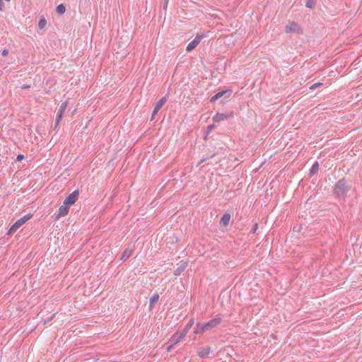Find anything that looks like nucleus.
<instances>
[{
    "mask_svg": "<svg viewBox=\"0 0 362 362\" xmlns=\"http://www.w3.org/2000/svg\"><path fill=\"white\" fill-rule=\"evenodd\" d=\"M31 216L32 215L27 214L16 221L10 228L8 233L11 234L16 232L21 226L25 223L31 218Z\"/></svg>",
    "mask_w": 362,
    "mask_h": 362,
    "instance_id": "nucleus-2",
    "label": "nucleus"
},
{
    "mask_svg": "<svg viewBox=\"0 0 362 362\" xmlns=\"http://www.w3.org/2000/svg\"><path fill=\"white\" fill-rule=\"evenodd\" d=\"M194 325V320L192 319L190 320V321L187 323V325H186L184 331L182 333L185 334V335L188 333V332L189 331V329H191V327H192V325Z\"/></svg>",
    "mask_w": 362,
    "mask_h": 362,
    "instance_id": "nucleus-21",
    "label": "nucleus"
},
{
    "mask_svg": "<svg viewBox=\"0 0 362 362\" xmlns=\"http://www.w3.org/2000/svg\"><path fill=\"white\" fill-rule=\"evenodd\" d=\"M78 196H79L78 190L74 191L64 199V204H65V205L74 204L78 199Z\"/></svg>",
    "mask_w": 362,
    "mask_h": 362,
    "instance_id": "nucleus-6",
    "label": "nucleus"
},
{
    "mask_svg": "<svg viewBox=\"0 0 362 362\" xmlns=\"http://www.w3.org/2000/svg\"><path fill=\"white\" fill-rule=\"evenodd\" d=\"M211 352V348L208 346L200 347L198 349L197 354L202 358H206Z\"/></svg>",
    "mask_w": 362,
    "mask_h": 362,
    "instance_id": "nucleus-9",
    "label": "nucleus"
},
{
    "mask_svg": "<svg viewBox=\"0 0 362 362\" xmlns=\"http://www.w3.org/2000/svg\"><path fill=\"white\" fill-rule=\"evenodd\" d=\"M315 0H307L306 6L310 8H313L315 6Z\"/></svg>",
    "mask_w": 362,
    "mask_h": 362,
    "instance_id": "nucleus-22",
    "label": "nucleus"
},
{
    "mask_svg": "<svg viewBox=\"0 0 362 362\" xmlns=\"http://www.w3.org/2000/svg\"><path fill=\"white\" fill-rule=\"evenodd\" d=\"M166 102V98L163 97L156 104L154 107L153 111L152 112L151 120H153L155 119V116L157 115V113L159 112V110L161 109L163 105Z\"/></svg>",
    "mask_w": 362,
    "mask_h": 362,
    "instance_id": "nucleus-7",
    "label": "nucleus"
},
{
    "mask_svg": "<svg viewBox=\"0 0 362 362\" xmlns=\"http://www.w3.org/2000/svg\"><path fill=\"white\" fill-rule=\"evenodd\" d=\"M185 336L186 335L184 333H182L178 336L176 334L173 335L172 337L170 338V342L172 344L171 346L175 345L177 343H179Z\"/></svg>",
    "mask_w": 362,
    "mask_h": 362,
    "instance_id": "nucleus-11",
    "label": "nucleus"
},
{
    "mask_svg": "<svg viewBox=\"0 0 362 362\" xmlns=\"http://www.w3.org/2000/svg\"><path fill=\"white\" fill-rule=\"evenodd\" d=\"M319 170V164L317 162H315L311 167V169L310 170V175H315Z\"/></svg>",
    "mask_w": 362,
    "mask_h": 362,
    "instance_id": "nucleus-19",
    "label": "nucleus"
},
{
    "mask_svg": "<svg viewBox=\"0 0 362 362\" xmlns=\"http://www.w3.org/2000/svg\"><path fill=\"white\" fill-rule=\"evenodd\" d=\"M320 85H322V83H316L313 84V85L310 87V88H311V89H315V88H316L319 87Z\"/></svg>",
    "mask_w": 362,
    "mask_h": 362,
    "instance_id": "nucleus-26",
    "label": "nucleus"
},
{
    "mask_svg": "<svg viewBox=\"0 0 362 362\" xmlns=\"http://www.w3.org/2000/svg\"><path fill=\"white\" fill-rule=\"evenodd\" d=\"M350 187L344 179L339 180L334 185L333 192L338 197H344L349 191Z\"/></svg>",
    "mask_w": 362,
    "mask_h": 362,
    "instance_id": "nucleus-1",
    "label": "nucleus"
},
{
    "mask_svg": "<svg viewBox=\"0 0 362 362\" xmlns=\"http://www.w3.org/2000/svg\"><path fill=\"white\" fill-rule=\"evenodd\" d=\"M132 255V250L125 249L123 251V252H122V254L121 255L120 259H123V260H125V259H128Z\"/></svg>",
    "mask_w": 362,
    "mask_h": 362,
    "instance_id": "nucleus-17",
    "label": "nucleus"
},
{
    "mask_svg": "<svg viewBox=\"0 0 362 362\" xmlns=\"http://www.w3.org/2000/svg\"><path fill=\"white\" fill-rule=\"evenodd\" d=\"M4 6V4L2 0H0V11L3 10V7Z\"/></svg>",
    "mask_w": 362,
    "mask_h": 362,
    "instance_id": "nucleus-29",
    "label": "nucleus"
},
{
    "mask_svg": "<svg viewBox=\"0 0 362 362\" xmlns=\"http://www.w3.org/2000/svg\"><path fill=\"white\" fill-rule=\"evenodd\" d=\"M186 262L182 263L175 270L174 274L175 276H179L180 274L186 268Z\"/></svg>",
    "mask_w": 362,
    "mask_h": 362,
    "instance_id": "nucleus-16",
    "label": "nucleus"
},
{
    "mask_svg": "<svg viewBox=\"0 0 362 362\" xmlns=\"http://www.w3.org/2000/svg\"><path fill=\"white\" fill-rule=\"evenodd\" d=\"M285 30L286 33H299L300 27L297 23L293 21L286 26Z\"/></svg>",
    "mask_w": 362,
    "mask_h": 362,
    "instance_id": "nucleus-8",
    "label": "nucleus"
},
{
    "mask_svg": "<svg viewBox=\"0 0 362 362\" xmlns=\"http://www.w3.org/2000/svg\"><path fill=\"white\" fill-rule=\"evenodd\" d=\"M234 112L233 111H229L226 113H220L217 112L212 118L213 121L214 122H221L224 120H227L228 119H230L233 117Z\"/></svg>",
    "mask_w": 362,
    "mask_h": 362,
    "instance_id": "nucleus-3",
    "label": "nucleus"
},
{
    "mask_svg": "<svg viewBox=\"0 0 362 362\" xmlns=\"http://www.w3.org/2000/svg\"><path fill=\"white\" fill-rule=\"evenodd\" d=\"M159 299V295L157 293H154L150 298L149 301V308L152 309L154 305L158 302Z\"/></svg>",
    "mask_w": 362,
    "mask_h": 362,
    "instance_id": "nucleus-15",
    "label": "nucleus"
},
{
    "mask_svg": "<svg viewBox=\"0 0 362 362\" xmlns=\"http://www.w3.org/2000/svg\"><path fill=\"white\" fill-rule=\"evenodd\" d=\"M62 117H63V115L57 113V117L55 119V128L59 125Z\"/></svg>",
    "mask_w": 362,
    "mask_h": 362,
    "instance_id": "nucleus-23",
    "label": "nucleus"
},
{
    "mask_svg": "<svg viewBox=\"0 0 362 362\" xmlns=\"http://www.w3.org/2000/svg\"><path fill=\"white\" fill-rule=\"evenodd\" d=\"M69 211V207L67 205H62L58 209V213L57 214V218H59L60 217L65 216L68 214Z\"/></svg>",
    "mask_w": 362,
    "mask_h": 362,
    "instance_id": "nucleus-10",
    "label": "nucleus"
},
{
    "mask_svg": "<svg viewBox=\"0 0 362 362\" xmlns=\"http://www.w3.org/2000/svg\"><path fill=\"white\" fill-rule=\"evenodd\" d=\"M214 128V124L209 125V127H208V129H209V130H211V129H213Z\"/></svg>",
    "mask_w": 362,
    "mask_h": 362,
    "instance_id": "nucleus-30",
    "label": "nucleus"
},
{
    "mask_svg": "<svg viewBox=\"0 0 362 362\" xmlns=\"http://www.w3.org/2000/svg\"><path fill=\"white\" fill-rule=\"evenodd\" d=\"M232 90L231 89H226L221 91H219L216 93L218 98H221L223 97L224 98H228L230 97L232 94Z\"/></svg>",
    "mask_w": 362,
    "mask_h": 362,
    "instance_id": "nucleus-12",
    "label": "nucleus"
},
{
    "mask_svg": "<svg viewBox=\"0 0 362 362\" xmlns=\"http://www.w3.org/2000/svg\"><path fill=\"white\" fill-rule=\"evenodd\" d=\"M56 11L59 14H64L66 11V8L63 4H61L57 6Z\"/></svg>",
    "mask_w": 362,
    "mask_h": 362,
    "instance_id": "nucleus-20",
    "label": "nucleus"
},
{
    "mask_svg": "<svg viewBox=\"0 0 362 362\" xmlns=\"http://www.w3.org/2000/svg\"><path fill=\"white\" fill-rule=\"evenodd\" d=\"M218 99H219V98H218V97L217 96V95H216V93L214 96H212V97H211V98L210 101H211V103H214V101H216V100H218Z\"/></svg>",
    "mask_w": 362,
    "mask_h": 362,
    "instance_id": "nucleus-25",
    "label": "nucleus"
},
{
    "mask_svg": "<svg viewBox=\"0 0 362 362\" xmlns=\"http://www.w3.org/2000/svg\"><path fill=\"white\" fill-rule=\"evenodd\" d=\"M68 105V101H65L61 104V105L59 107V110H57V113L64 115V112L65 110L66 109Z\"/></svg>",
    "mask_w": 362,
    "mask_h": 362,
    "instance_id": "nucleus-18",
    "label": "nucleus"
},
{
    "mask_svg": "<svg viewBox=\"0 0 362 362\" xmlns=\"http://www.w3.org/2000/svg\"><path fill=\"white\" fill-rule=\"evenodd\" d=\"M230 220V215L229 214H225L222 216L220 223L224 226L228 225Z\"/></svg>",
    "mask_w": 362,
    "mask_h": 362,
    "instance_id": "nucleus-14",
    "label": "nucleus"
},
{
    "mask_svg": "<svg viewBox=\"0 0 362 362\" xmlns=\"http://www.w3.org/2000/svg\"><path fill=\"white\" fill-rule=\"evenodd\" d=\"M46 25V21L45 18H42L40 20L38 23V25L40 28H43L45 25Z\"/></svg>",
    "mask_w": 362,
    "mask_h": 362,
    "instance_id": "nucleus-24",
    "label": "nucleus"
},
{
    "mask_svg": "<svg viewBox=\"0 0 362 362\" xmlns=\"http://www.w3.org/2000/svg\"><path fill=\"white\" fill-rule=\"evenodd\" d=\"M203 37V35L197 34L195 38L187 45L186 50L187 52H191L192 50L195 49L197 47V45L200 43Z\"/></svg>",
    "mask_w": 362,
    "mask_h": 362,
    "instance_id": "nucleus-5",
    "label": "nucleus"
},
{
    "mask_svg": "<svg viewBox=\"0 0 362 362\" xmlns=\"http://www.w3.org/2000/svg\"><path fill=\"white\" fill-rule=\"evenodd\" d=\"M23 158H24L23 155L19 154L17 156L16 160L21 161L23 159Z\"/></svg>",
    "mask_w": 362,
    "mask_h": 362,
    "instance_id": "nucleus-28",
    "label": "nucleus"
},
{
    "mask_svg": "<svg viewBox=\"0 0 362 362\" xmlns=\"http://www.w3.org/2000/svg\"><path fill=\"white\" fill-rule=\"evenodd\" d=\"M204 327L205 326H204V323L198 322L196 325V327L194 330V333L196 334H202V333L206 332Z\"/></svg>",
    "mask_w": 362,
    "mask_h": 362,
    "instance_id": "nucleus-13",
    "label": "nucleus"
},
{
    "mask_svg": "<svg viewBox=\"0 0 362 362\" xmlns=\"http://www.w3.org/2000/svg\"><path fill=\"white\" fill-rule=\"evenodd\" d=\"M8 54V51L7 49H4L2 52H1V55L3 57H6L7 55Z\"/></svg>",
    "mask_w": 362,
    "mask_h": 362,
    "instance_id": "nucleus-27",
    "label": "nucleus"
},
{
    "mask_svg": "<svg viewBox=\"0 0 362 362\" xmlns=\"http://www.w3.org/2000/svg\"><path fill=\"white\" fill-rule=\"evenodd\" d=\"M221 322H222L221 318L218 317H215L212 320H210L207 322L204 323V326H205L204 327H205L206 331L207 332V331L211 330L214 328H216L221 323Z\"/></svg>",
    "mask_w": 362,
    "mask_h": 362,
    "instance_id": "nucleus-4",
    "label": "nucleus"
}]
</instances>
